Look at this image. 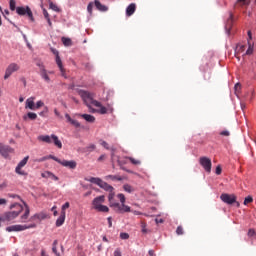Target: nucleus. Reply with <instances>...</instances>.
<instances>
[{
  "label": "nucleus",
  "instance_id": "1",
  "mask_svg": "<svg viewBox=\"0 0 256 256\" xmlns=\"http://www.w3.org/2000/svg\"><path fill=\"white\" fill-rule=\"evenodd\" d=\"M114 195L115 194L112 191V192H110V194L108 196L110 207H112L116 212H119V213L130 212L131 208L129 206L125 205L126 198H125L124 194L120 193L117 196L120 199L121 204L113 201Z\"/></svg>",
  "mask_w": 256,
  "mask_h": 256
},
{
  "label": "nucleus",
  "instance_id": "2",
  "mask_svg": "<svg viewBox=\"0 0 256 256\" xmlns=\"http://www.w3.org/2000/svg\"><path fill=\"white\" fill-rule=\"evenodd\" d=\"M10 209L12 211H8L3 214V222L5 221L9 222L17 218L19 214L23 211V206L20 205L19 203H14L10 205Z\"/></svg>",
  "mask_w": 256,
  "mask_h": 256
},
{
  "label": "nucleus",
  "instance_id": "3",
  "mask_svg": "<svg viewBox=\"0 0 256 256\" xmlns=\"http://www.w3.org/2000/svg\"><path fill=\"white\" fill-rule=\"evenodd\" d=\"M79 95L81 96V98L83 99V101L85 102V104L90 108V105L93 106H101L100 102L94 100V95L90 92L81 90L79 92Z\"/></svg>",
  "mask_w": 256,
  "mask_h": 256
},
{
  "label": "nucleus",
  "instance_id": "4",
  "mask_svg": "<svg viewBox=\"0 0 256 256\" xmlns=\"http://www.w3.org/2000/svg\"><path fill=\"white\" fill-rule=\"evenodd\" d=\"M104 201H105L104 195L96 197L92 202V208L98 212H108L109 208L103 205Z\"/></svg>",
  "mask_w": 256,
  "mask_h": 256
},
{
  "label": "nucleus",
  "instance_id": "5",
  "mask_svg": "<svg viewBox=\"0 0 256 256\" xmlns=\"http://www.w3.org/2000/svg\"><path fill=\"white\" fill-rule=\"evenodd\" d=\"M38 140L51 144L53 143L57 148L61 149L62 148V142L59 140V138L52 134L51 136L49 135H41L38 137Z\"/></svg>",
  "mask_w": 256,
  "mask_h": 256
},
{
  "label": "nucleus",
  "instance_id": "6",
  "mask_svg": "<svg viewBox=\"0 0 256 256\" xmlns=\"http://www.w3.org/2000/svg\"><path fill=\"white\" fill-rule=\"evenodd\" d=\"M87 181L98 185L99 187H101L102 189H104L108 192H112L114 190V188L111 185L107 184L106 182H104L100 178L91 177V178L87 179Z\"/></svg>",
  "mask_w": 256,
  "mask_h": 256
},
{
  "label": "nucleus",
  "instance_id": "7",
  "mask_svg": "<svg viewBox=\"0 0 256 256\" xmlns=\"http://www.w3.org/2000/svg\"><path fill=\"white\" fill-rule=\"evenodd\" d=\"M35 227H36L35 224H31V225H20V224H17V225H12V226L6 227V231L8 233H12V232L26 231V229L35 228Z\"/></svg>",
  "mask_w": 256,
  "mask_h": 256
},
{
  "label": "nucleus",
  "instance_id": "8",
  "mask_svg": "<svg viewBox=\"0 0 256 256\" xmlns=\"http://www.w3.org/2000/svg\"><path fill=\"white\" fill-rule=\"evenodd\" d=\"M200 164L203 166L206 172L210 173L212 169L211 159L208 157H201L199 160Z\"/></svg>",
  "mask_w": 256,
  "mask_h": 256
},
{
  "label": "nucleus",
  "instance_id": "9",
  "mask_svg": "<svg viewBox=\"0 0 256 256\" xmlns=\"http://www.w3.org/2000/svg\"><path fill=\"white\" fill-rule=\"evenodd\" d=\"M19 69H20V66H19L18 64H16V63H11V64L7 67V69H6V71H5L4 79H5V80L8 79V78L11 76L12 73L18 71Z\"/></svg>",
  "mask_w": 256,
  "mask_h": 256
},
{
  "label": "nucleus",
  "instance_id": "10",
  "mask_svg": "<svg viewBox=\"0 0 256 256\" xmlns=\"http://www.w3.org/2000/svg\"><path fill=\"white\" fill-rule=\"evenodd\" d=\"M28 159H29V156H26L23 160H21L19 162V164L17 165V167L15 169V172L17 174L22 175V176L27 175V173L25 171H22L21 168L24 167L27 164Z\"/></svg>",
  "mask_w": 256,
  "mask_h": 256
},
{
  "label": "nucleus",
  "instance_id": "11",
  "mask_svg": "<svg viewBox=\"0 0 256 256\" xmlns=\"http://www.w3.org/2000/svg\"><path fill=\"white\" fill-rule=\"evenodd\" d=\"M221 200L229 205L233 204L236 202V196L235 195H230V194H227V193H223L221 195Z\"/></svg>",
  "mask_w": 256,
  "mask_h": 256
},
{
  "label": "nucleus",
  "instance_id": "12",
  "mask_svg": "<svg viewBox=\"0 0 256 256\" xmlns=\"http://www.w3.org/2000/svg\"><path fill=\"white\" fill-rule=\"evenodd\" d=\"M16 12L20 16H23V15L27 14L28 17L30 18V20L33 21V14H32V12H31L29 7H27L26 9L24 7H18L16 9Z\"/></svg>",
  "mask_w": 256,
  "mask_h": 256
},
{
  "label": "nucleus",
  "instance_id": "13",
  "mask_svg": "<svg viewBox=\"0 0 256 256\" xmlns=\"http://www.w3.org/2000/svg\"><path fill=\"white\" fill-rule=\"evenodd\" d=\"M12 152H13V149H12V148H10L9 146L0 144V154H1L3 157L7 158L8 155H9L10 153H12Z\"/></svg>",
  "mask_w": 256,
  "mask_h": 256
},
{
  "label": "nucleus",
  "instance_id": "14",
  "mask_svg": "<svg viewBox=\"0 0 256 256\" xmlns=\"http://www.w3.org/2000/svg\"><path fill=\"white\" fill-rule=\"evenodd\" d=\"M248 36H249V40H248V50L246 51V53L243 54V56H246V55H252L253 52H254V44H252L250 42V40H252V33L251 31L248 32Z\"/></svg>",
  "mask_w": 256,
  "mask_h": 256
},
{
  "label": "nucleus",
  "instance_id": "15",
  "mask_svg": "<svg viewBox=\"0 0 256 256\" xmlns=\"http://www.w3.org/2000/svg\"><path fill=\"white\" fill-rule=\"evenodd\" d=\"M24 204V207H25V211H24V214L20 217V221L22 223H25L27 222V219L29 217V214H30V209H29V206L23 201L21 200Z\"/></svg>",
  "mask_w": 256,
  "mask_h": 256
},
{
  "label": "nucleus",
  "instance_id": "16",
  "mask_svg": "<svg viewBox=\"0 0 256 256\" xmlns=\"http://www.w3.org/2000/svg\"><path fill=\"white\" fill-rule=\"evenodd\" d=\"M60 164L64 167L69 168V169H75L76 166H77V163L73 160H71V161L62 160Z\"/></svg>",
  "mask_w": 256,
  "mask_h": 256
},
{
  "label": "nucleus",
  "instance_id": "17",
  "mask_svg": "<svg viewBox=\"0 0 256 256\" xmlns=\"http://www.w3.org/2000/svg\"><path fill=\"white\" fill-rule=\"evenodd\" d=\"M38 66L40 67V75L41 77L47 82L49 83L50 82V78L47 74V71L45 69V67L42 65V64H38Z\"/></svg>",
  "mask_w": 256,
  "mask_h": 256
},
{
  "label": "nucleus",
  "instance_id": "18",
  "mask_svg": "<svg viewBox=\"0 0 256 256\" xmlns=\"http://www.w3.org/2000/svg\"><path fill=\"white\" fill-rule=\"evenodd\" d=\"M55 61H56L57 66L59 67V70H60V72H61V75H62L64 78H67V77H66V74H65V69L63 68V64H62V61H61V58H60L59 55L55 57Z\"/></svg>",
  "mask_w": 256,
  "mask_h": 256
},
{
  "label": "nucleus",
  "instance_id": "19",
  "mask_svg": "<svg viewBox=\"0 0 256 256\" xmlns=\"http://www.w3.org/2000/svg\"><path fill=\"white\" fill-rule=\"evenodd\" d=\"M34 97H30L25 102V108H29L30 110H35Z\"/></svg>",
  "mask_w": 256,
  "mask_h": 256
},
{
  "label": "nucleus",
  "instance_id": "20",
  "mask_svg": "<svg viewBox=\"0 0 256 256\" xmlns=\"http://www.w3.org/2000/svg\"><path fill=\"white\" fill-rule=\"evenodd\" d=\"M136 11V5L134 3L130 4L126 9V15L128 17L132 16Z\"/></svg>",
  "mask_w": 256,
  "mask_h": 256
},
{
  "label": "nucleus",
  "instance_id": "21",
  "mask_svg": "<svg viewBox=\"0 0 256 256\" xmlns=\"http://www.w3.org/2000/svg\"><path fill=\"white\" fill-rule=\"evenodd\" d=\"M65 217H66V212H64V211L61 212V215L59 216V218L56 221V226L57 227H60L64 223Z\"/></svg>",
  "mask_w": 256,
  "mask_h": 256
},
{
  "label": "nucleus",
  "instance_id": "22",
  "mask_svg": "<svg viewBox=\"0 0 256 256\" xmlns=\"http://www.w3.org/2000/svg\"><path fill=\"white\" fill-rule=\"evenodd\" d=\"M95 7L101 11V12H106L108 10V8L104 5H102L98 0H95Z\"/></svg>",
  "mask_w": 256,
  "mask_h": 256
},
{
  "label": "nucleus",
  "instance_id": "23",
  "mask_svg": "<svg viewBox=\"0 0 256 256\" xmlns=\"http://www.w3.org/2000/svg\"><path fill=\"white\" fill-rule=\"evenodd\" d=\"M27 119L36 120L37 119V114H35L33 112H29L27 115L23 116V120L27 121Z\"/></svg>",
  "mask_w": 256,
  "mask_h": 256
},
{
  "label": "nucleus",
  "instance_id": "24",
  "mask_svg": "<svg viewBox=\"0 0 256 256\" xmlns=\"http://www.w3.org/2000/svg\"><path fill=\"white\" fill-rule=\"evenodd\" d=\"M245 50H246L245 45L238 44L237 47H236V54L237 55L243 54L245 52Z\"/></svg>",
  "mask_w": 256,
  "mask_h": 256
},
{
  "label": "nucleus",
  "instance_id": "25",
  "mask_svg": "<svg viewBox=\"0 0 256 256\" xmlns=\"http://www.w3.org/2000/svg\"><path fill=\"white\" fill-rule=\"evenodd\" d=\"M249 0H238L235 4V8L249 5Z\"/></svg>",
  "mask_w": 256,
  "mask_h": 256
},
{
  "label": "nucleus",
  "instance_id": "26",
  "mask_svg": "<svg viewBox=\"0 0 256 256\" xmlns=\"http://www.w3.org/2000/svg\"><path fill=\"white\" fill-rule=\"evenodd\" d=\"M81 117H82L83 119H85V120H86L87 122H89V123H93V122L95 121V117L92 116V115L83 114V115H81Z\"/></svg>",
  "mask_w": 256,
  "mask_h": 256
},
{
  "label": "nucleus",
  "instance_id": "27",
  "mask_svg": "<svg viewBox=\"0 0 256 256\" xmlns=\"http://www.w3.org/2000/svg\"><path fill=\"white\" fill-rule=\"evenodd\" d=\"M127 159H129L128 157H117V162L119 164V166H123L127 163Z\"/></svg>",
  "mask_w": 256,
  "mask_h": 256
},
{
  "label": "nucleus",
  "instance_id": "28",
  "mask_svg": "<svg viewBox=\"0 0 256 256\" xmlns=\"http://www.w3.org/2000/svg\"><path fill=\"white\" fill-rule=\"evenodd\" d=\"M95 107H98L99 109L97 110V113H100L102 115L106 114L107 113V108L102 106V104L100 103V106H95Z\"/></svg>",
  "mask_w": 256,
  "mask_h": 256
},
{
  "label": "nucleus",
  "instance_id": "29",
  "mask_svg": "<svg viewBox=\"0 0 256 256\" xmlns=\"http://www.w3.org/2000/svg\"><path fill=\"white\" fill-rule=\"evenodd\" d=\"M62 42H63V44H64L65 46H71V45H72V41H71V39H69V38L63 37V38H62Z\"/></svg>",
  "mask_w": 256,
  "mask_h": 256
},
{
  "label": "nucleus",
  "instance_id": "30",
  "mask_svg": "<svg viewBox=\"0 0 256 256\" xmlns=\"http://www.w3.org/2000/svg\"><path fill=\"white\" fill-rule=\"evenodd\" d=\"M232 24H233V14L230 13V17L227 21V27L230 29L232 27Z\"/></svg>",
  "mask_w": 256,
  "mask_h": 256
},
{
  "label": "nucleus",
  "instance_id": "31",
  "mask_svg": "<svg viewBox=\"0 0 256 256\" xmlns=\"http://www.w3.org/2000/svg\"><path fill=\"white\" fill-rule=\"evenodd\" d=\"M141 231L144 234L148 233L147 224L145 222H141Z\"/></svg>",
  "mask_w": 256,
  "mask_h": 256
},
{
  "label": "nucleus",
  "instance_id": "32",
  "mask_svg": "<svg viewBox=\"0 0 256 256\" xmlns=\"http://www.w3.org/2000/svg\"><path fill=\"white\" fill-rule=\"evenodd\" d=\"M123 188H124V190H125L126 192H129V193H131V192L134 191V189L132 188V186H130V185H128V184H125V185L123 186Z\"/></svg>",
  "mask_w": 256,
  "mask_h": 256
},
{
  "label": "nucleus",
  "instance_id": "33",
  "mask_svg": "<svg viewBox=\"0 0 256 256\" xmlns=\"http://www.w3.org/2000/svg\"><path fill=\"white\" fill-rule=\"evenodd\" d=\"M9 6H10V10L14 11L16 9V2H15V0H10Z\"/></svg>",
  "mask_w": 256,
  "mask_h": 256
},
{
  "label": "nucleus",
  "instance_id": "34",
  "mask_svg": "<svg viewBox=\"0 0 256 256\" xmlns=\"http://www.w3.org/2000/svg\"><path fill=\"white\" fill-rule=\"evenodd\" d=\"M128 159L131 161L132 164L134 165H140L141 164V161L140 160H137V159H134L132 157H128Z\"/></svg>",
  "mask_w": 256,
  "mask_h": 256
},
{
  "label": "nucleus",
  "instance_id": "35",
  "mask_svg": "<svg viewBox=\"0 0 256 256\" xmlns=\"http://www.w3.org/2000/svg\"><path fill=\"white\" fill-rule=\"evenodd\" d=\"M50 9H52L55 12H59V8L54 3L50 2L49 4Z\"/></svg>",
  "mask_w": 256,
  "mask_h": 256
},
{
  "label": "nucleus",
  "instance_id": "36",
  "mask_svg": "<svg viewBox=\"0 0 256 256\" xmlns=\"http://www.w3.org/2000/svg\"><path fill=\"white\" fill-rule=\"evenodd\" d=\"M177 235H184V229L182 226H178L176 230Z\"/></svg>",
  "mask_w": 256,
  "mask_h": 256
},
{
  "label": "nucleus",
  "instance_id": "37",
  "mask_svg": "<svg viewBox=\"0 0 256 256\" xmlns=\"http://www.w3.org/2000/svg\"><path fill=\"white\" fill-rule=\"evenodd\" d=\"M93 6H94L93 2H90L87 7V11L89 12L90 15L92 14Z\"/></svg>",
  "mask_w": 256,
  "mask_h": 256
},
{
  "label": "nucleus",
  "instance_id": "38",
  "mask_svg": "<svg viewBox=\"0 0 256 256\" xmlns=\"http://www.w3.org/2000/svg\"><path fill=\"white\" fill-rule=\"evenodd\" d=\"M48 111H49L48 108L45 107V108L43 109V111L39 113V115L42 116V117H46Z\"/></svg>",
  "mask_w": 256,
  "mask_h": 256
},
{
  "label": "nucleus",
  "instance_id": "39",
  "mask_svg": "<svg viewBox=\"0 0 256 256\" xmlns=\"http://www.w3.org/2000/svg\"><path fill=\"white\" fill-rule=\"evenodd\" d=\"M48 158L58 162L59 164H61V162H62V160L58 159L57 157H55L53 155H49Z\"/></svg>",
  "mask_w": 256,
  "mask_h": 256
},
{
  "label": "nucleus",
  "instance_id": "40",
  "mask_svg": "<svg viewBox=\"0 0 256 256\" xmlns=\"http://www.w3.org/2000/svg\"><path fill=\"white\" fill-rule=\"evenodd\" d=\"M120 238L123 239V240L129 239V234L123 232V233L120 234Z\"/></svg>",
  "mask_w": 256,
  "mask_h": 256
},
{
  "label": "nucleus",
  "instance_id": "41",
  "mask_svg": "<svg viewBox=\"0 0 256 256\" xmlns=\"http://www.w3.org/2000/svg\"><path fill=\"white\" fill-rule=\"evenodd\" d=\"M108 178L112 179V180H118V181H121L122 178L120 176H114V175H109L107 176Z\"/></svg>",
  "mask_w": 256,
  "mask_h": 256
},
{
  "label": "nucleus",
  "instance_id": "42",
  "mask_svg": "<svg viewBox=\"0 0 256 256\" xmlns=\"http://www.w3.org/2000/svg\"><path fill=\"white\" fill-rule=\"evenodd\" d=\"M44 106V103L42 102V101H38L37 103H36V105H35V110H37V109H39V108H41V107H43Z\"/></svg>",
  "mask_w": 256,
  "mask_h": 256
},
{
  "label": "nucleus",
  "instance_id": "43",
  "mask_svg": "<svg viewBox=\"0 0 256 256\" xmlns=\"http://www.w3.org/2000/svg\"><path fill=\"white\" fill-rule=\"evenodd\" d=\"M41 176H42L43 178H50V177H51V172L46 171V172L42 173Z\"/></svg>",
  "mask_w": 256,
  "mask_h": 256
},
{
  "label": "nucleus",
  "instance_id": "44",
  "mask_svg": "<svg viewBox=\"0 0 256 256\" xmlns=\"http://www.w3.org/2000/svg\"><path fill=\"white\" fill-rule=\"evenodd\" d=\"M253 202V198L251 196H248L245 201H244V204L247 205L249 203Z\"/></svg>",
  "mask_w": 256,
  "mask_h": 256
},
{
  "label": "nucleus",
  "instance_id": "45",
  "mask_svg": "<svg viewBox=\"0 0 256 256\" xmlns=\"http://www.w3.org/2000/svg\"><path fill=\"white\" fill-rule=\"evenodd\" d=\"M70 124H72L73 126H75L76 128L80 127V123L76 120H73L70 122Z\"/></svg>",
  "mask_w": 256,
  "mask_h": 256
},
{
  "label": "nucleus",
  "instance_id": "46",
  "mask_svg": "<svg viewBox=\"0 0 256 256\" xmlns=\"http://www.w3.org/2000/svg\"><path fill=\"white\" fill-rule=\"evenodd\" d=\"M70 206L69 202H66L63 206H62V211L61 212H65L66 209H68Z\"/></svg>",
  "mask_w": 256,
  "mask_h": 256
},
{
  "label": "nucleus",
  "instance_id": "47",
  "mask_svg": "<svg viewBox=\"0 0 256 256\" xmlns=\"http://www.w3.org/2000/svg\"><path fill=\"white\" fill-rule=\"evenodd\" d=\"M249 237H254V235H256V232L254 229H250L248 232Z\"/></svg>",
  "mask_w": 256,
  "mask_h": 256
},
{
  "label": "nucleus",
  "instance_id": "48",
  "mask_svg": "<svg viewBox=\"0 0 256 256\" xmlns=\"http://www.w3.org/2000/svg\"><path fill=\"white\" fill-rule=\"evenodd\" d=\"M221 173H222V168H221L220 165H218L217 168H216V174L220 175Z\"/></svg>",
  "mask_w": 256,
  "mask_h": 256
},
{
  "label": "nucleus",
  "instance_id": "49",
  "mask_svg": "<svg viewBox=\"0 0 256 256\" xmlns=\"http://www.w3.org/2000/svg\"><path fill=\"white\" fill-rule=\"evenodd\" d=\"M101 145H102L104 148H106L107 150H109V145H108L107 142L101 141Z\"/></svg>",
  "mask_w": 256,
  "mask_h": 256
},
{
  "label": "nucleus",
  "instance_id": "50",
  "mask_svg": "<svg viewBox=\"0 0 256 256\" xmlns=\"http://www.w3.org/2000/svg\"><path fill=\"white\" fill-rule=\"evenodd\" d=\"M220 135L228 137V136L230 135V132L227 131V130H225V131H222V132L220 133Z\"/></svg>",
  "mask_w": 256,
  "mask_h": 256
},
{
  "label": "nucleus",
  "instance_id": "51",
  "mask_svg": "<svg viewBox=\"0 0 256 256\" xmlns=\"http://www.w3.org/2000/svg\"><path fill=\"white\" fill-rule=\"evenodd\" d=\"M43 15H44L46 20L50 19V16H49L48 12L45 9H43Z\"/></svg>",
  "mask_w": 256,
  "mask_h": 256
},
{
  "label": "nucleus",
  "instance_id": "52",
  "mask_svg": "<svg viewBox=\"0 0 256 256\" xmlns=\"http://www.w3.org/2000/svg\"><path fill=\"white\" fill-rule=\"evenodd\" d=\"M51 52L55 55V57L59 56V52L56 49L51 48Z\"/></svg>",
  "mask_w": 256,
  "mask_h": 256
},
{
  "label": "nucleus",
  "instance_id": "53",
  "mask_svg": "<svg viewBox=\"0 0 256 256\" xmlns=\"http://www.w3.org/2000/svg\"><path fill=\"white\" fill-rule=\"evenodd\" d=\"M52 251L56 256H60V253L57 252V247H52Z\"/></svg>",
  "mask_w": 256,
  "mask_h": 256
},
{
  "label": "nucleus",
  "instance_id": "54",
  "mask_svg": "<svg viewBox=\"0 0 256 256\" xmlns=\"http://www.w3.org/2000/svg\"><path fill=\"white\" fill-rule=\"evenodd\" d=\"M8 196L10 198H17V199H21L19 195H16V194H8Z\"/></svg>",
  "mask_w": 256,
  "mask_h": 256
},
{
  "label": "nucleus",
  "instance_id": "55",
  "mask_svg": "<svg viewBox=\"0 0 256 256\" xmlns=\"http://www.w3.org/2000/svg\"><path fill=\"white\" fill-rule=\"evenodd\" d=\"M7 187V183L3 182L2 184H0V190H3Z\"/></svg>",
  "mask_w": 256,
  "mask_h": 256
},
{
  "label": "nucleus",
  "instance_id": "56",
  "mask_svg": "<svg viewBox=\"0 0 256 256\" xmlns=\"http://www.w3.org/2000/svg\"><path fill=\"white\" fill-rule=\"evenodd\" d=\"M51 179L55 180V181H58L59 178L57 176H55L53 173H51L50 177Z\"/></svg>",
  "mask_w": 256,
  "mask_h": 256
},
{
  "label": "nucleus",
  "instance_id": "57",
  "mask_svg": "<svg viewBox=\"0 0 256 256\" xmlns=\"http://www.w3.org/2000/svg\"><path fill=\"white\" fill-rule=\"evenodd\" d=\"M65 117L69 123L73 121V119L69 116V114H65Z\"/></svg>",
  "mask_w": 256,
  "mask_h": 256
},
{
  "label": "nucleus",
  "instance_id": "58",
  "mask_svg": "<svg viewBox=\"0 0 256 256\" xmlns=\"http://www.w3.org/2000/svg\"><path fill=\"white\" fill-rule=\"evenodd\" d=\"M114 256H122L119 249L115 250Z\"/></svg>",
  "mask_w": 256,
  "mask_h": 256
},
{
  "label": "nucleus",
  "instance_id": "59",
  "mask_svg": "<svg viewBox=\"0 0 256 256\" xmlns=\"http://www.w3.org/2000/svg\"><path fill=\"white\" fill-rule=\"evenodd\" d=\"M7 203L6 199L0 198V205H5Z\"/></svg>",
  "mask_w": 256,
  "mask_h": 256
},
{
  "label": "nucleus",
  "instance_id": "60",
  "mask_svg": "<svg viewBox=\"0 0 256 256\" xmlns=\"http://www.w3.org/2000/svg\"><path fill=\"white\" fill-rule=\"evenodd\" d=\"M107 220H108L109 228H111L112 227V217H108Z\"/></svg>",
  "mask_w": 256,
  "mask_h": 256
},
{
  "label": "nucleus",
  "instance_id": "61",
  "mask_svg": "<svg viewBox=\"0 0 256 256\" xmlns=\"http://www.w3.org/2000/svg\"><path fill=\"white\" fill-rule=\"evenodd\" d=\"M155 221H156V223H157V224H159V223H163V222H164V220H163V219H158V218H157Z\"/></svg>",
  "mask_w": 256,
  "mask_h": 256
},
{
  "label": "nucleus",
  "instance_id": "62",
  "mask_svg": "<svg viewBox=\"0 0 256 256\" xmlns=\"http://www.w3.org/2000/svg\"><path fill=\"white\" fill-rule=\"evenodd\" d=\"M39 219V215L38 214H35L34 216L31 217V220H34V219Z\"/></svg>",
  "mask_w": 256,
  "mask_h": 256
},
{
  "label": "nucleus",
  "instance_id": "63",
  "mask_svg": "<svg viewBox=\"0 0 256 256\" xmlns=\"http://www.w3.org/2000/svg\"><path fill=\"white\" fill-rule=\"evenodd\" d=\"M149 255H150V256H155L154 250H150V251H149Z\"/></svg>",
  "mask_w": 256,
  "mask_h": 256
},
{
  "label": "nucleus",
  "instance_id": "64",
  "mask_svg": "<svg viewBox=\"0 0 256 256\" xmlns=\"http://www.w3.org/2000/svg\"><path fill=\"white\" fill-rule=\"evenodd\" d=\"M235 89H236V90L241 89V85H240L239 83H238V84H236V85H235Z\"/></svg>",
  "mask_w": 256,
  "mask_h": 256
}]
</instances>
